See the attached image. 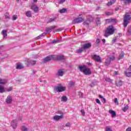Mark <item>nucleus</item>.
I'll return each instance as SVG.
<instances>
[{
    "label": "nucleus",
    "mask_w": 131,
    "mask_h": 131,
    "mask_svg": "<svg viewBox=\"0 0 131 131\" xmlns=\"http://www.w3.org/2000/svg\"><path fill=\"white\" fill-rule=\"evenodd\" d=\"M83 25H86L89 26V23H86V22H84V23H83Z\"/></svg>",
    "instance_id": "obj_60"
},
{
    "label": "nucleus",
    "mask_w": 131,
    "mask_h": 131,
    "mask_svg": "<svg viewBox=\"0 0 131 131\" xmlns=\"http://www.w3.org/2000/svg\"><path fill=\"white\" fill-rule=\"evenodd\" d=\"M117 20L115 18H110L105 19V24H110V23H116Z\"/></svg>",
    "instance_id": "obj_9"
},
{
    "label": "nucleus",
    "mask_w": 131,
    "mask_h": 131,
    "mask_svg": "<svg viewBox=\"0 0 131 131\" xmlns=\"http://www.w3.org/2000/svg\"><path fill=\"white\" fill-rule=\"evenodd\" d=\"M26 15L27 17H32V14H31V11H28L26 12Z\"/></svg>",
    "instance_id": "obj_25"
},
{
    "label": "nucleus",
    "mask_w": 131,
    "mask_h": 131,
    "mask_svg": "<svg viewBox=\"0 0 131 131\" xmlns=\"http://www.w3.org/2000/svg\"><path fill=\"white\" fill-rule=\"evenodd\" d=\"M78 69H80V71L82 72V66L79 67Z\"/></svg>",
    "instance_id": "obj_54"
},
{
    "label": "nucleus",
    "mask_w": 131,
    "mask_h": 131,
    "mask_svg": "<svg viewBox=\"0 0 131 131\" xmlns=\"http://www.w3.org/2000/svg\"><path fill=\"white\" fill-rule=\"evenodd\" d=\"M55 90H56V92H57V93H61V92H64L65 90H66V88L62 86H57L55 88Z\"/></svg>",
    "instance_id": "obj_10"
},
{
    "label": "nucleus",
    "mask_w": 131,
    "mask_h": 131,
    "mask_svg": "<svg viewBox=\"0 0 131 131\" xmlns=\"http://www.w3.org/2000/svg\"><path fill=\"white\" fill-rule=\"evenodd\" d=\"M131 20V17L130 15L127 14H125L124 16V20H123V25L124 27H126L127 25H128V21H130Z\"/></svg>",
    "instance_id": "obj_2"
},
{
    "label": "nucleus",
    "mask_w": 131,
    "mask_h": 131,
    "mask_svg": "<svg viewBox=\"0 0 131 131\" xmlns=\"http://www.w3.org/2000/svg\"><path fill=\"white\" fill-rule=\"evenodd\" d=\"M5 18H6V19H10V16H9L8 14H6V15H5Z\"/></svg>",
    "instance_id": "obj_53"
},
{
    "label": "nucleus",
    "mask_w": 131,
    "mask_h": 131,
    "mask_svg": "<svg viewBox=\"0 0 131 131\" xmlns=\"http://www.w3.org/2000/svg\"><path fill=\"white\" fill-rule=\"evenodd\" d=\"M67 100H68L67 97H66V96H62L61 97V102H67Z\"/></svg>",
    "instance_id": "obj_24"
},
{
    "label": "nucleus",
    "mask_w": 131,
    "mask_h": 131,
    "mask_svg": "<svg viewBox=\"0 0 131 131\" xmlns=\"http://www.w3.org/2000/svg\"><path fill=\"white\" fill-rule=\"evenodd\" d=\"M128 108H129V106L127 105L126 106L123 107L122 110L123 111V112H126V111L128 110Z\"/></svg>",
    "instance_id": "obj_30"
},
{
    "label": "nucleus",
    "mask_w": 131,
    "mask_h": 131,
    "mask_svg": "<svg viewBox=\"0 0 131 131\" xmlns=\"http://www.w3.org/2000/svg\"><path fill=\"white\" fill-rule=\"evenodd\" d=\"M127 32H128V34H129V35H130V34H131V27H130V28L128 29Z\"/></svg>",
    "instance_id": "obj_44"
},
{
    "label": "nucleus",
    "mask_w": 131,
    "mask_h": 131,
    "mask_svg": "<svg viewBox=\"0 0 131 131\" xmlns=\"http://www.w3.org/2000/svg\"><path fill=\"white\" fill-rule=\"evenodd\" d=\"M31 9L33 10L35 13H37V12H38V7L36 5L33 3L31 5Z\"/></svg>",
    "instance_id": "obj_11"
},
{
    "label": "nucleus",
    "mask_w": 131,
    "mask_h": 131,
    "mask_svg": "<svg viewBox=\"0 0 131 131\" xmlns=\"http://www.w3.org/2000/svg\"><path fill=\"white\" fill-rule=\"evenodd\" d=\"M116 86H122V82L121 80H119L118 81L116 82Z\"/></svg>",
    "instance_id": "obj_19"
},
{
    "label": "nucleus",
    "mask_w": 131,
    "mask_h": 131,
    "mask_svg": "<svg viewBox=\"0 0 131 131\" xmlns=\"http://www.w3.org/2000/svg\"><path fill=\"white\" fill-rule=\"evenodd\" d=\"M57 60H64V55H58L56 57Z\"/></svg>",
    "instance_id": "obj_27"
},
{
    "label": "nucleus",
    "mask_w": 131,
    "mask_h": 131,
    "mask_svg": "<svg viewBox=\"0 0 131 131\" xmlns=\"http://www.w3.org/2000/svg\"><path fill=\"white\" fill-rule=\"evenodd\" d=\"M57 114H60V116L55 115L53 117V119L54 120H56V121H59V120L61 119H63L64 118V113L62 112H58Z\"/></svg>",
    "instance_id": "obj_3"
},
{
    "label": "nucleus",
    "mask_w": 131,
    "mask_h": 131,
    "mask_svg": "<svg viewBox=\"0 0 131 131\" xmlns=\"http://www.w3.org/2000/svg\"><path fill=\"white\" fill-rule=\"evenodd\" d=\"M96 24H97V25H100L101 24V20H100V18L96 19Z\"/></svg>",
    "instance_id": "obj_36"
},
{
    "label": "nucleus",
    "mask_w": 131,
    "mask_h": 131,
    "mask_svg": "<svg viewBox=\"0 0 131 131\" xmlns=\"http://www.w3.org/2000/svg\"><path fill=\"white\" fill-rule=\"evenodd\" d=\"M124 74L127 76V77H131V72H129V71H125Z\"/></svg>",
    "instance_id": "obj_20"
},
{
    "label": "nucleus",
    "mask_w": 131,
    "mask_h": 131,
    "mask_svg": "<svg viewBox=\"0 0 131 131\" xmlns=\"http://www.w3.org/2000/svg\"><path fill=\"white\" fill-rule=\"evenodd\" d=\"M17 19H18V16H17V15H14L12 16V20L13 21H15V20H17Z\"/></svg>",
    "instance_id": "obj_34"
},
{
    "label": "nucleus",
    "mask_w": 131,
    "mask_h": 131,
    "mask_svg": "<svg viewBox=\"0 0 131 131\" xmlns=\"http://www.w3.org/2000/svg\"><path fill=\"white\" fill-rule=\"evenodd\" d=\"M92 47V43L88 42V43H85L84 44L83 46L82 49L83 50H88V49H90Z\"/></svg>",
    "instance_id": "obj_12"
},
{
    "label": "nucleus",
    "mask_w": 131,
    "mask_h": 131,
    "mask_svg": "<svg viewBox=\"0 0 131 131\" xmlns=\"http://www.w3.org/2000/svg\"><path fill=\"white\" fill-rule=\"evenodd\" d=\"M64 75V70H59L57 72V75L58 76H62Z\"/></svg>",
    "instance_id": "obj_15"
},
{
    "label": "nucleus",
    "mask_w": 131,
    "mask_h": 131,
    "mask_svg": "<svg viewBox=\"0 0 131 131\" xmlns=\"http://www.w3.org/2000/svg\"><path fill=\"white\" fill-rule=\"evenodd\" d=\"M111 63V61L108 59H106L104 62V65L105 66H109Z\"/></svg>",
    "instance_id": "obj_17"
},
{
    "label": "nucleus",
    "mask_w": 131,
    "mask_h": 131,
    "mask_svg": "<svg viewBox=\"0 0 131 131\" xmlns=\"http://www.w3.org/2000/svg\"><path fill=\"white\" fill-rule=\"evenodd\" d=\"M7 32L8 31L6 30H3L2 34L4 36V37H6V36H8V34L7 33Z\"/></svg>",
    "instance_id": "obj_28"
},
{
    "label": "nucleus",
    "mask_w": 131,
    "mask_h": 131,
    "mask_svg": "<svg viewBox=\"0 0 131 131\" xmlns=\"http://www.w3.org/2000/svg\"><path fill=\"white\" fill-rule=\"evenodd\" d=\"M82 22V18L77 17L72 20L73 24H78V23H81Z\"/></svg>",
    "instance_id": "obj_8"
},
{
    "label": "nucleus",
    "mask_w": 131,
    "mask_h": 131,
    "mask_svg": "<svg viewBox=\"0 0 131 131\" xmlns=\"http://www.w3.org/2000/svg\"><path fill=\"white\" fill-rule=\"evenodd\" d=\"M34 3H37V0H33Z\"/></svg>",
    "instance_id": "obj_63"
},
{
    "label": "nucleus",
    "mask_w": 131,
    "mask_h": 131,
    "mask_svg": "<svg viewBox=\"0 0 131 131\" xmlns=\"http://www.w3.org/2000/svg\"><path fill=\"white\" fill-rule=\"evenodd\" d=\"M81 49H82V47H81ZM81 52H82V49H79V50H77L78 53H81Z\"/></svg>",
    "instance_id": "obj_52"
},
{
    "label": "nucleus",
    "mask_w": 131,
    "mask_h": 131,
    "mask_svg": "<svg viewBox=\"0 0 131 131\" xmlns=\"http://www.w3.org/2000/svg\"><path fill=\"white\" fill-rule=\"evenodd\" d=\"M115 2H116V0H112V3L113 4H115Z\"/></svg>",
    "instance_id": "obj_61"
},
{
    "label": "nucleus",
    "mask_w": 131,
    "mask_h": 131,
    "mask_svg": "<svg viewBox=\"0 0 131 131\" xmlns=\"http://www.w3.org/2000/svg\"><path fill=\"white\" fill-rule=\"evenodd\" d=\"M106 16H111V15H113V13L106 12Z\"/></svg>",
    "instance_id": "obj_38"
},
{
    "label": "nucleus",
    "mask_w": 131,
    "mask_h": 131,
    "mask_svg": "<svg viewBox=\"0 0 131 131\" xmlns=\"http://www.w3.org/2000/svg\"><path fill=\"white\" fill-rule=\"evenodd\" d=\"M99 97L102 100L103 103H106V99L102 95H99Z\"/></svg>",
    "instance_id": "obj_33"
},
{
    "label": "nucleus",
    "mask_w": 131,
    "mask_h": 131,
    "mask_svg": "<svg viewBox=\"0 0 131 131\" xmlns=\"http://www.w3.org/2000/svg\"><path fill=\"white\" fill-rule=\"evenodd\" d=\"M114 103L115 104L118 105V100L117 99V98H115Z\"/></svg>",
    "instance_id": "obj_43"
},
{
    "label": "nucleus",
    "mask_w": 131,
    "mask_h": 131,
    "mask_svg": "<svg viewBox=\"0 0 131 131\" xmlns=\"http://www.w3.org/2000/svg\"><path fill=\"white\" fill-rule=\"evenodd\" d=\"M35 64H36V61L28 59L26 65V66H33V65H35Z\"/></svg>",
    "instance_id": "obj_7"
},
{
    "label": "nucleus",
    "mask_w": 131,
    "mask_h": 131,
    "mask_svg": "<svg viewBox=\"0 0 131 131\" xmlns=\"http://www.w3.org/2000/svg\"><path fill=\"white\" fill-rule=\"evenodd\" d=\"M21 127H22V129H23V131H28V130L27 129L26 127H25L24 126H22Z\"/></svg>",
    "instance_id": "obj_41"
},
{
    "label": "nucleus",
    "mask_w": 131,
    "mask_h": 131,
    "mask_svg": "<svg viewBox=\"0 0 131 131\" xmlns=\"http://www.w3.org/2000/svg\"><path fill=\"white\" fill-rule=\"evenodd\" d=\"M108 112L110 113V114H112V117H115V116H116V112H115L114 111L110 110Z\"/></svg>",
    "instance_id": "obj_18"
},
{
    "label": "nucleus",
    "mask_w": 131,
    "mask_h": 131,
    "mask_svg": "<svg viewBox=\"0 0 131 131\" xmlns=\"http://www.w3.org/2000/svg\"><path fill=\"white\" fill-rule=\"evenodd\" d=\"M5 92H6V90H5L4 86L0 85V93L3 94V93H5Z\"/></svg>",
    "instance_id": "obj_26"
},
{
    "label": "nucleus",
    "mask_w": 131,
    "mask_h": 131,
    "mask_svg": "<svg viewBox=\"0 0 131 131\" xmlns=\"http://www.w3.org/2000/svg\"><path fill=\"white\" fill-rule=\"evenodd\" d=\"M96 102L98 104H99V105H101V101H100V100H99V99H96Z\"/></svg>",
    "instance_id": "obj_46"
},
{
    "label": "nucleus",
    "mask_w": 131,
    "mask_h": 131,
    "mask_svg": "<svg viewBox=\"0 0 131 131\" xmlns=\"http://www.w3.org/2000/svg\"><path fill=\"white\" fill-rule=\"evenodd\" d=\"M85 114V113L83 111H82V115H84Z\"/></svg>",
    "instance_id": "obj_62"
},
{
    "label": "nucleus",
    "mask_w": 131,
    "mask_h": 131,
    "mask_svg": "<svg viewBox=\"0 0 131 131\" xmlns=\"http://www.w3.org/2000/svg\"><path fill=\"white\" fill-rule=\"evenodd\" d=\"M123 2L124 5H128L131 4V0H121Z\"/></svg>",
    "instance_id": "obj_21"
},
{
    "label": "nucleus",
    "mask_w": 131,
    "mask_h": 131,
    "mask_svg": "<svg viewBox=\"0 0 131 131\" xmlns=\"http://www.w3.org/2000/svg\"><path fill=\"white\" fill-rule=\"evenodd\" d=\"M91 57L93 60H94V61H96V62H98L99 63H101V59L100 56L97 55H92Z\"/></svg>",
    "instance_id": "obj_5"
},
{
    "label": "nucleus",
    "mask_w": 131,
    "mask_h": 131,
    "mask_svg": "<svg viewBox=\"0 0 131 131\" xmlns=\"http://www.w3.org/2000/svg\"><path fill=\"white\" fill-rule=\"evenodd\" d=\"M67 11V9H66V8H63L59 10V13H60L61 14H62L63 13H65V12H66Z\"/></svg>",
    "instance_id": "obj_32"
},
{
    "label": "nucleus",
    "mask_w": 131,
    "mask_h": 131,
    "mask_svg": "<svg viewBox=\"0 0 131 131\" xmlns=\"http://www.w3.org/2000/svg\"><path fill=\"white\" fill-rule=\"evenodd\" d=\"M96 43H97V45H98V43H99L100 42H101V40H100V39H97L96 41H95Z\"/></svg>",
    "instance_id": "obj_45"
},
{
    "label": "nucleus",
    "mask_w": 131,
    "mask_h": 131,
    "mask_svg": "<svg viewBox=\"0 0 131 131\" xmlns=\"http://www.w3.org/2000/svg\"><path fill=\"white\" fill-rule=\"evenodd\" d=\"M63 29V28H60L57 30V31H58V32H60V31H62Z\"/></svg>",
    "instance_id": "obj_49"
},
{
    "label": "nucleus",
    "mask_w": 131,
    "mask_h": 131,
    "mask_svg": "<svg viewBox=\"0 0 131 131\" xmlns=\"http://www.w3.org/2000/svg\"><path fill=\"white\" fill-rule=\"evenodd\" d=\"M11 125L14 129H15V128H17V120H13L11 122Z\"/></svg>",
    "instance_id": "obj_13"
},
{
    "label": "nucleus",
    "mask_w": 131,
    "mask_h": 131,
    "mask_svg": "<svg viewBox=\"0 0 131 131\" xmlns=\"http://www.w3.org/2000/svg\"><path fill=\"white\" fill-rule=\"evenodd\" d=\"M124 52H123V51H122L121 52V54H119V57H118V60H121V59H123V58H124Z\"/></svg>",
    "instance_id": "obj_16"
},
{
    "label": "nucleus",
    "mask_w": 131,
    "mask_h": 131,
    "mask_svg": "<svg viewBox=\"0 0 131 131\" xmlns=\"http://www.w3.org/2000/svg\"><path fill=\"white\" fill-rule=\"evenodd\" d=\"M110 60H111L112 61H114V60H115V56H112V57H111L109 59Z\"/></svg>",
    "instance_id": "obj_42"
},
{
    "label": "nucleus",
    "mask_w": 131,
    "mask_h": 131,
    "mask_svg": "<svg viewBox=\"0 0 131 131\" xmlns=\"http://www.w3.org/2000/svg\"><path fill=\"white\" fill-rule=\"evenodd\" d=\"M113 43H114V42H116V39H113Z\"/></svg>",
    "instance_id": "obj_59"
},
{
    "label": "nucleus",
    "mask_w": 131,
    "mask_h": 131,
    "mask_svg": "<svg viewBox=\"0 0 131 131\" xmlns=\"http://www.w3.org/2000/svg\"><path fill=\"white\" fill-rule=\"evenodd\" d=\"M105 81H107V82H109L110 83H112V82H113V80L109 78H105Z\"/></svg>",
    "instance_id": "obj_29"
},
{
    "label": "nucleus",
    "mask_w": 131,
    "mask_h": 131,
    "mask_svg": "<svg viewBox=\"0 0 131 131\" xmlns=\"http://www.w3.org/2000/svg\"><path fill=\"white\" fill-rule=\"evenodd\" d=\"M71 125V124L70 122H68L66 124L65 126H66V127H70Z\"/></svg>",
    "instance_id": "obj_40"
},
{
    "label": "nucleus",
    "mask_w": 131,
    "mask_h": 131,
    "mask_svg": "<svg viewBox=\"0 0 131 131\" xmlns=\"http://www.w3.org/2000/svg\"><path fill=\"white\" fill-rule=\"evenodd\" d=\"M43 35V33H42L41 35H40L39 36H38L37 37V38H40V37H41V36H42Z\"/></svg>",
    "instance_id": "obj_56"
},
{
    "label": "nucleus",
    "mask_w": 131,
    "mask_h": 131,
    "mask_svg": "<svg viewBox=\"0 0 131 131\" xmlns=\"http://www.w3.org/2000/svg\"><path fill=\"white\" fill-rule=\"evenodd\" d=\"M126 131H131V127H128L126 129Z\"/></svg>",
    "instance_id": "obj_57"
},
{
    "label": "nucleus",
    "mask_w": 131,
    "mask_h": 131,
    "mask_svg": "<svg viewBox=\"0 0 131 131\" xmlns=\"http://www.w3.org/2000/svg\"><path fill=\"white\" fill-rule=\"evenodd\" d=\"M24 68V66L21 63H18L16 66L17 69H23Z\"/></svg>",
    "instance_id": "obj_23"
},
{
    "label": "nucleus",
    "mask_w": 131,
    "mask_h": 131,
    "mask_svg": "<svg viewBox=\"0 0 131 131\" xmlns=\"http://www.w3.org/2000/svg\"><path fill=\"white\" fill-rule=\"evenodd\" d=\"M127 71H131V66H129V67L127 70Z\"/></svg>",
    "instance_id": "obj_55"
},
{
    "label": "nucleus",
    "mask_w": 131,
    "mask_h": 131,
    "mask_svg": "<svg viewBox=\"0 0 131 131\" xmlns=\"http://www.w3.org/2000/svg\"><path fill=\"white\" fill-rule=\"evenodd\" d=\"M12 90H13V88L12 87H10V88L8 89L7 90V92H11V91H12Z\"/></svg>",
    "instance_id": "obj_48"
},
{
    "label": "nucleus",
    "mask_w": 131,
    "mask_h": 131,
    "mask_svg": "<svg viewBox=\"0 0 131 131\" xmlns=\"http://www.w3.org/2000/svg\"><path fill=\"white\" fill-rule=\"evenodd\" d=\"M112 5H113L112 1H110L106 4V6H107L108 7H110V6H112Z\"/></svg>",
    "instance_id": "obj_37"
},
{
    "label": "nucleus",
    "mask_w": 131,
    "mask_h": 131,
    "mask_svg": "<svg viewBox=\"0 0 131 131\" xmlns=\"http://www.w3.org/2000/svg\"><path fill=\"white\" fill-rule=\"evenodd\" d=\"M114 32H115L114 27L112 25L109 26L107 27L105 30L104 36L105 37H108L109 35H112V34H114Z\"/></svg>",
    "instance_id": "obj_1"
},
{
    "label": "nucleus",
    "mask_w": 131,
    "mask_h": 131,
    "mask_svg": "<svg viewBox=\"0 0 131 131\" xmlns=\"http://www.w3.org/2000/svg\"><path fill=\"white\" fill-rule=\"evenodd\" d=\"M7 80L0 79V84H6L7 83Z\"/></svg>",
    "instance_id": "obj_31"
},
{
    "label": "nucleus",
    "mask_w": 131,
    "mask_h": 131,
    "mask_svg": "<svg viewBox=\"0 0 131 131\" xmlns=\"http://www.w3.org/2000/svg\"><path fill=\"white\" fill-rule=\"evenodd\" d=\"M73 85H74V82H71L69 84V86L70 88H71V86H73Z\"/></svg>",
    "instance_id": "obj_39"
},
{
    "label": "nucleus",
    "mask_w": 131,
    "mask_h": 131,
    "mask_svg": "<svg viewBox=\"0 0 131 131\" xmlns=\"http://www.w3.org/2000/svg\"><path fill=\"white\" fill-rule=\"evenodd\" d=\"M54 59H55V57L54 55H49L43 59V62L44 63H47V62H49V61L54 60Z\"/></svg>",
    "instance_id": "obj_6"
},
{
    "label": "nucleus",
    "mask_w": 131,
    "mask_h": 131,
    "mask_svg": "<svg viewBox=\"0 0 131 131\" xmlns=\"http://www.w3.org/2000/svg\"><path fill=\"white\" fill-rule=\"evenodd\" d=\"M55 28H57V27L56 26H53L51 27V28H47L46 31L47 32H51V30H52V29H55Z\"/></svg>",
    "instance_id": "obj_22"
},
{
    "label": "nucleus",
    "mask_w": 131,
    "mask_h": 131,
    "mask_svg": "<svg viewBox=\"0 0 131 131\" xmlns=\"http://www.w3.org/2000/svg\"><path fill=\"white\" fill-rule=\"evenodd\" d=\"M58 42V40H53L51 42V43H57Z\"/></svg>",
    "instance_id": "obj_50"
},
{
    "label": "nucleus",
    "mask_w": 131,
    "mask_h": 131,
    "mask_svg": "<svg viewBox=\"0 0 131 131\" xmlns=\"http://www.w3.org/2000/svg\"><path fill=\"white\" fill-rule=\"evenodd\" d=\"M56 20V18H51L50 20H48V23H51V22H53V21H55Z\"/></svg>",
    "instance_id": "obj_35"
},
{
    "label": "nucleus",
    "mask_w": 131,
    "mask_h": 131,
    "mask_svg": "<svg viewBox=\"0 0 131 131\" xmlns=\"http://www.w3.org/2000/svg\"><path fill=\"white\" fill-rule=\"evenodd\" d=\"M63 3H65V0H59V4H62Z\"/></svg>",
    "instance_id": "obj_51"
},
{
    "label": "nucleus",
    "mask_w": 131,
    "mask_h": 131,
    "mask_svg": "<svg viewBox=\"0 0 131 131\" xmlns=\"http://www.w3.org/2000/svg\"><path fill=\"white\" fill-rule=\"evenodd\" d=\"M105 131H112V130H111V129H110V128H109V127L106 126Z\"/></svg>",
    "instance_id": "obj_47"
},
{
    "label": "nucleus",
    "mask_w": 131,
    "mask_h": 131,
    "mask_svg": "<svg viewBox=\"0 0 131 131\" xmlns=\"http://www.w3.org/2000/svg\"><path fill=\"white\" fill-rule=\"evenodd\" d=\"M82 72L85 75H91L92 74L91 69L86 68L84 65L82 66Z\"/></svg>",
    "instance_id": "obj_4"
},
{
    "label": "nucleus",
    "mask_w": 131,
    "mask_h": 131,
    "mask_svg": "<svg viewBox=\"0 0 131 131\" xmlns=\"http://www.w3.org/2000/svg\"><path fill=\"white\" fill-rule=\"evenodd\" d=\"M118 74V72L115 71L114 73V75H117Z\"/></svg>",
    "instance_id": "obj_58"
},
{
    "label": "nucleus",
    "mask_w": 131,
    "mask_h": 131,
    "mask_svg": "<svg viewBox=\"0 0 131 131\" xmlns=\"http://www.w3.org/2000/svg\"><path fill=\"white\" fill-rule=\"evenodd\" d=\"M102 41H103V42H105V41H106V40H105V39H103Z\"/></svg>",
    "instance_id": "obj_64"
},
{
    "label": "nucleus",
    "mask_w": 131,
    "mask_h": 131,
    "mask_svg": "<svg viewBox=\"0 0 131 131\" xmlns=\"http://www.w3.org/2000/svg\"><path fill=\"white\" fill-rule=\"evenodd\" d=\"M12 96H8L6 99V102L7 104H11L12 103Z\"/></svg>",
    "instance_id": "obj_14"
}]
</instances>
